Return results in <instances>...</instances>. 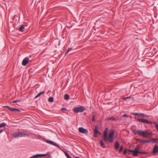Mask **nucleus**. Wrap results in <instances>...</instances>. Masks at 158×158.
Segmentation results:
<instances>
[{
    "instance_id": "nucleus-15",
    "label": "nucleus",
    "mask_w": 158,
    "mask_h": 158,
    "mask_svg": "<svg viewBox=\"0 0 158 158\" xmlns=\"http://www.w3.org/2000/svg\"><path fill=\"white\" fill-rule=\"evenodd\" d=\"M100 144L101 146L103 148H105L106 146L105 145L103 141L102 140H101L100 142Z\"/></svg>"
},
{
    "instance_id": "nucleus-39",
    "label": "nucleus",
    "mask_w": 158,
    "mask_h": 158,
    "mask_svg": "<svg viewBox=\"0 0 158 158\" xmlns=\"http://www.w3.org/2000/svg\"><path fill=\"white\" fill-rule=\"evenodd\" d=\"M3 131V130H0V133H2Z\"/></svg>"
},
{
    "instance_id": "nucleus-14",
    "label": "nucleus",
    "mask_w": 158,
    "mask_h": 158,
    "mask_svg": "<svg viewBox=\"0 0 158 158\" xmlns=\"http://www.w3.org/2000/svg\"><path fill=\"white\" fill-rule=\"evenodd\" d=\"M158 142V139H150V143H157Z\"/></svg>"
},
{
    "instance_id": "nucleus-42",
    "label": "nucleus",
    "mask_w": 158,
    "mask_h": 158,
    "mask_svg": "<svg viewBox=\"0 0 158 158\" xmlns=\"http://www.w3.org/2000/svg\"><path fill=\"white\" fill-rule=\"evenodd\" d=\"M75 158H80L79 157H76Z\"/></svg>"
},
{
    "instance_id": "nucleus-24",
    "label": "nucleus",
    "mask_w": 158,
    "mask_h": 158,
    "mask_svg": "<svg viewBox=\"0 0 158 158\" xmlns=\"http://www.w3.org/2000/svg\"><path fill=\"white\" fill-rule=\"evenodd\" d=\"M131 98V99L132 100L134 101V98H133V97H124V98H123V99H124L125 100H127V99H129V98Z\"/></svg>"
},
{
    "instance_id": "nucleus-26",
    "label": "nucleus",
    "mask_w": 158,
    "mask_h": 158,
    "mask_svg": "<svg viewBox=\"0 0 158 158\" xmlns=\"http://www.w3.org/2000/svg\"><path fill=\"white\" fill-rule=\"evenodd\" d=\"M6 125V124L5 123H2L0 124V128L2 127H4Z\"/></svg>"
},
{
    "instance_id": "nucleus-29",
    "label": "nucleus",
    "mask_w": 158,
    "mask_h": 158,
    "mask_svg": "<svg viewBox=\"0 0 158 158\" xmlns=\"http://www.w3.org/2000/svg\"><path fill=\"white\" fill-rule=\"evenodd\" d=\"M155 125L156 127L158 132V124H157L156 122L153 123Z\"/></svg>"
},
{
    "instance_id": "nucleus-1",
    "label": "nucleus",
    "mask_w": 158,
    "mask_h": 158,
    "mask_svg": "<svg viewBox=\"0 0 158 158\" xmlns=\"http://www.w3.org/2000/svg\"><path fill=\"white\" fill-rule=\"evenodd\" d=\"M108 127L105 128L103 132V139L106 142L108 141L110 143H112L114 141V130H110L109 132L108 137Z\"/></svg>"
},
{
    "instance_id": "nucleus-37",
    "label": "nucleus",
    "mask_w": 158,
    "mask_h": 158,
    "mask_svg": "<svg viewBox=\"0 0 158 158\" xmlns=\"http://www.w3.org/2000/svg\"><path fill=\"white\" fill-rule=\"evenodd\" d=\"M127 114H124L123 115V117H126L127 116Z\"/></svg>"
},
{
    "instance_id": "nucleus-19",
    "label": "nucleus",
    "mask_w": 158,
    "mask_h": 158,
    "mask_svg": "<svg viewBox=\"0 0 158 158\" xmlns=\"http://www.w3.org/2000/svg\"><path fill=\"white\" fill-rule=\"evenodd\" d=\"M115 148L116 149H118L119 147V144L118 141H116L115 143Z\"/></svg>"
},
{
    "instance_id": "nucleus-2",
    "label": "nucleus",
    "mask_w": 158,
    "mask_h": 158,
    "mask_svg": "<svg viewBox=\"0 0 158 158\" xmlns=\"http://www.w3.org/2000/svg\"><path fill=\"white\" fill-rule=\"evenodd\" d=\"M133 133L135 135H137L147 138L149 137L152 134V133L148 132L146 131L141 130H134Z\"/></svg>"
},
{
    "instance_id": "nucleus-6",
    "label": "nucleus",
    "mask_w": 158,
    "mask_h": 158,
    "mask_svg": "<svg viewBox=\"0 0 158 158\" xmlns=\"http://www.w3.org/2000/svg\"><path fill=\"white\" fill-rule=\"evenodd\" d=\"M136 120L139 122H141L144 123H147L148 124H152L153 123L152 122L149 121L146 119L139 118L137 119Z\"/></svg>"
},
{
    "instance_id": "nucleus-22",
    "label": "nucleus",
    "mask_w": 158,
    "mask_h": 158,
    "mask_svg": "<svg viewBox=\"0 0 158 158\" xmlns=\"http://www.w3.org/2000/svg\"><path fill=\"white\" fill-rule=\"evenodd\" d=\"M70 97L68 94H65L64 95V98L66 100H68L69 99Z\"/></svg>"
},
{
    "instance_id": "nucleus-13",
    "label": "nucleus",
    "mask_w": 158,
    "mask_h": 158,
    "mask_svg": "<svg viewBox=\"0 0 158 158\" xmlns=\"http://www.w3.org/2000/svg\"><path fill=\"white\" fill-rule=\"evenodd\" d=\"M158 152V146L155 145L153 148V153L154 154H156Z\"/></svg>"
},
{
    "instance_id": "nucleus-7",
    "label": "nucleus",
    "mask_w": 158,
    "mask_h": 158,
    "mask_svg": "<svg viewBox=\"0 0 158 158\" xmlns=\"http://www.w3.org/2000/svg\"><path fill=\"white\" fill-rule=\"evenodd\" d=\"M29 61V59L28 57H26L24 58L22 61V64L24 66L26 65L28 63Z\"/></svg>"
},
{
    "instance_id": "nucleus-10",
    "label": "nucleus",
    "mask_w": 158,
    "mask_h": 158,
    "mask_svg": "<svg viewBox=\"0 0 158 158\" xmlns=\"http://www.w3.org/2000/svg\"><path fill=\"white\" fill-rule=\"evenodd\" d=\"M45 142L47 143L60 148V146L58 144L53 142L52 141L50 140H46Z\"/></svg>"
},
{
    "instance_id": "nucleus-30",
    "label": "nucleus",
    "mask_w": 158,
    "mask_h": 158,
    "mask_svg": "<svg viewBox=\"0 0 158 158\" xmlns=\"http://www.w3.org/2000/svg\"><path fill=\"white\" fill-rule=\"evenodd\" d=\"M123 149V146L122 145L120 146V149L119 150V152H122Z\"/></svg>"
},
{
    "instance_id": "nucleus-23",
    "label": "nucleus",
    "mask_w": 158,
    "mask_h": 158,
    "mask_svg": "<svg viewBox=\"0 0 158 158\" xmlns=\"http://www.w3.org/2000/svg\"><path fill=\"white\" fill-rule=\"evenodd\" d=\"M40 157V154H36L35 155H34V156H31L30 158H37Z\"/></svg>"
},
{
    "instance_id": "nucleus-27",
    "label": "nucleus",
    "mask_w": 158,
    "mask_h": 158,
    "mask_svg": "<svg viewBox=\"0 0 158 158\" xmlns=\"http://www.w3.org/2000/svg\"><path fill=\"white\" fill-rule=\"evenodd\" d=\"M71 49L72 48H69L65 53V55H67Z\"/></svg>"
},
{
    "instance_id": "nucleus-32",
    "label": "nucleus",
    "mask_w": 158,
    "mask_h": 158,
    "mask_svg": "<svg viewBox=\"0 0 158 158\" xmlns=\"http://www.w3.org/2000/svg\"><path fill=\"white\" fill-rule=\"evenodd\" d=\"M132 114L133 115L135 116H137V115H139V114L137 113H134Z\"/></svg>"
},
{
    "instance_id": "nucleus-31",
    "label": "nucleus",
    "mask_w": 158,
    "mask_h": 158,
    "mask_svg": "<svg viewBox=\"0 0 158 158\" xmlns=\"http://www.w3.org/2000/svg\"><path fill=\"white\" fill-rule=\"evenodd\" d=\"M139 115L142 116L143 117H148V116L146 115V114L143 113L139 114Z\"/></svg>"
},
{
    "instance_id": "nucleus-20",
    "label": "nucleus",
    "mask_w": 158,
    "mask_h": 158,
    "mask_svg": "<svg viewBox=\"0 0 158 158\" xmlns=\"http://www.w3.org/2000/svg\"><path fill=\"white\" fill-rule=\"evenodd\" d=\"M45 92L44 91H42V92H40L36 96H35V98H38V97H40L41 95L44 94L45 93Z\"/></svg>"
},
{
    "instance_id": "nucleus-18",
    "label": "nucleus",
    "mask_w": 158,
    "mask_h": 158,
    "mask_svg": "<svg viewBox=\"0 0 158 158\" xmlns=\"http://www.w3.org/2000/svg\"><path fill=\"white\" fill-rule=\"evenodd\" d=\"M24 29V27L23 25H21L19 28V30L20 31L23 32Z\"/></svg>"
},
{
    "instance_id": "nucleus-33",
    "label": "nucleus",
    "mask_w": 158,
    "mask_h": 158,
    "mask_svg": "<svg viewBox=\"0 0 158 158\" xmlns=\"http://www.w3.org/2000/svg\"><path fill=\"white\" fill-rule=\"evenodd\" d=\"M40 157H44L47 156V154H40Z\"/></svg>"
},
{
    "instance_id": "nucleus-3",
    "label": "nucleus",
    "mask_w": 158,
    "mask_h": 158,
    "mask_svg": "<svg viewBox=\"0 0 158 158\" xmlns=\"http://www.w3.org/2000/svg\"><path fill=\"white\" fill-rule=\"evenodd\" d=\"M85 110V108L82 106L77 107L74 108L73 111L75 113H78L82 112Z\"/></svg>"
},
{
    "instance_id": "nucleus-4",
    "label": "nucleus",
    "mask_w": 158,
    "mask_h": 158,
    "mask_svg": "<svg viewBox=\"0 0 158 158\" xmlns=\"http://www.w3.org/2000/svg\"><path fill=\"white\" fill-rule=\"evenodd\" d=\"M3 107L5 108H7L10 111L14 112L16 113H19L21 112V111L18 109L13 108L8 106H3Z\"/></svg>"
},
{
    "instance_id": "nucleus-40",
    "label": "nucleus",
    "mask_w": 158,
    "mask_h": 158,
    "mask_svg": "<svg viewBox=\"0 0 158 158\" xmlns=\"http://www.w3.org/2000/svg\"><path fill=\"white\" fill-rule=\"evenodd\" d=\"M16 101H17V102H20V100H16Z\"/></svg>"
},
{
    "instance_id": "nucleus-16",
    "label": "nucleus",
    "mask_w": 158,
    "mask_h": 158,
    "mask_svg": "<svg viewBox=\"0 0 158 158\" xmlns=\"http://www.w3.org/2000/svg\"><path fill=\"white\" fill-rule=\"evenodd\" d=\"M20 133V137H22L25 136H27L28 137L30 136L29 134L26 133H25L24 132H19Z\"/></svg>"
},
{
    "instance_id": "nucleus-36",
    "label": "nucleus",
    "mask_w": 158,
    "mask_h": 158,
    "mask_svg": "<svg viewBox=\"0 0 158 158\" xmlns=\"http://www.w3.org/2000/svg\"><path fill=\"white\" fill-rule=\"evenodd\" d=\"M67 110V109L65 108H62L61 109V111H63L64 110Z\"/></svg>"
},
{
    "instance_id": "nucleus-28",
    "label": "nucleus",
    "mask_w": 158,
    "mask_h": 158,
    "mask_svg": "<svg viewBox=\"0 0 158 158\" xmlns=\"http://www.w3.org/2000/svg\"><path fill=\"white\" fill-rule=\"evenodd\" d=\"M65 154L67 158H72L71 157H70L69 156V155L67 152H65Z\"/></svg>"
},
{
    "instance_id": "nucleus-12",
    "label": "nucleus",
    "mask_w": 158,
    "mask_h": 158,
    "mask_svg": "<svg viewBox=\"0 0 158 158\" xmlns=\"http://www.w3.org/2000/svg\"><path fill=\"white\" fill-rule=\"evenodd\" d=\"M98 125H96L95 126V128L94 129V133H95V134H97L98 133H99V134H100V132H99L98 131Z\"/></svg>"
},
{
    "instance_id": "nucleus-34",
    "label": "nucleus",
    "mask_w": 158,
    "mask_h": 158,
    "mask_svg": "<svg viewBox=\"0 0 158 158\" xmlns=\"http://www.w3.org/2000/svg\"><path fill=\"white\" fill-rule=\"evenodd\" d=\"M95 116L94 115H93L92 121L93 122H94L95 120Z\"/></svg>"
},
{
    "instance_id": "nucleus-21",
    "label": "nucleus",
    "mask_w": 158,
    "mask_h": 158,
    "mask_svg": "<svg viewBox=\"0 0 158 158\" xmlns=\"http://www.w3.org/2000/svg\"><path fill=\"white\" fill-rule=\"evenodd\" d=\"M107 120L115 121V120H117V119L115 118L114 117H110V118H108Z\"/></svg>"
},
{
    "instance_id": "nucleus-41",
    "label": "nucleus",
    "mask_w": 158,
    "mask_h": 158,
    "mask_svg": "<svg viewBox=\"0 0 158 158\" xmlns=\"http://www.w3.org/2000/svg\"><path fill=\"white\" fill-rule=\"evenodd\" d=\"M13 103H16V102H17V101H14L13 102H12Z\"/></svg>"
},
{
    "instance_id": "nucleus-35",
    "label": "nucleus",
    "mask_w": 158,
    "mask_h": 158,
    "mask_svg": "<svg viewBox=\"0 0 158 158\" xmlns=\"http://www.w3.org/2000/svg\"><path fill=\"white\" fill-rule=\"evenodd\" d=\"M128 151V149H126L123 152V154H125L127 153V152Z\"/></svg>"
},
{
    "instance_id": "nucleus-8",
    "label": "nucleus",
    "mask_w": 158,
    "mask_h": 158,
    "mask_svg": "<svg viewBox=\"0 0 158 158\" xmlns=\"http://www.w3.org/2000/svg\"><path fill=\"white\" fill-rule=\"evenodd\" d=\"M78 130L80 132L83 134H87L88 132L87 129L81 127H79Z\"/></svg>"
},
{
    "instance_id": "nucleus-5",
    "label": "nucleus",
    "mask_w": 158,
    "mask_h": 158,
    "mask_svg": "<svg viewBox=\"0 0 158 158\" xmlns=\"http://www.w3.org/2000/svg\"><path fill=\"white\" fill-rule=\"evenodd\" d=\"M140 148V146L139 145H137L135 147V157L137 156L139 153L143 154H146L147 152H141L139 151V149Z\"/></svg>"
},
{
    "instance_id": "nucleus-17",
    "label": "nucleus",
    "mask_w": 158,
    "mask_h": 158,
    "mask_svg": "<svg viewBox=\"0 0 158 158\" xmlns=\"http://www.w3.org/2000/svg\"><path fill=\"white\" fill-rule=\"evenodd\" d=\"M20 134L19 132L15 133L13 134V136L15 138L20 137Z\"/></svg>"
},
{
    "instance_id": "nucleus-38",
    "label": "nucleus",
    "mask_w": 158,
    "mask_h": 158,
    "mask_svg": "<svg viewBox=\"0 0 158 158\" xmlns=\"http://www.w3.org/2000/svg\"><path fill=\"white\" fill-rule=\"evenodd\" d=\"M97 134H95V133H94V137H95L96 138L97 137Z\"/></svg>"
},
{
    "instance_id": "nucleus-11",
    "label": "nucleus",
    "mask_w": 158,
    "mask_h": 158,
    "mask_svg": "<svg viewBox=\"0 0 158 158\" xmlns=\"http://www.w3.org/2000/svg\"><path fill=\"white\" fill-rule=\"evenodd\" d=\"M127 152H128V154L129 155H130V152L132 153H133L132 155L134 156H135V148L134 150H131V149H128Z\"/></svg>"
},
{
    "instance_id": "nucleus-25",
    "label": "nucleus",
    "mask_w": 158,
    "mask_h": 158,
    "mask_svg": "<svg viewBox=\"0 0 158 158\" xmlns=\"http://www.w3.org/2000/svg\"><path fill=\"white\" fill-rule=\"evenodd\" d=\"M54 98L52 97H50L48 99V101L49 102H53Z\"/></svg>"
},
{
    "instance_id": "nucleus-9",
    "label": "nucleus",
    "mask_w": 158,
    "mask_h": 158,
    "mask_svg": "<svg viewBox=\"0 0 158 158\" xmlns=\"http://www.w3.org/2000/svg\"><path fill=\"white\" fill-rule=\"evenodd\" d=\"M137 141L139 142L140 143L143 144L147 143H150V140H143V139H137Z\"/></svg>"
}]
</instances>
